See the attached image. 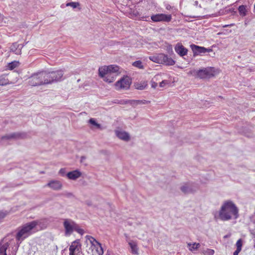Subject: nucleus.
I'll list each match as a JSON object with an SVG mask.
<instances>
[{"instance_id": "423d86ee", "label": "nucleus", "mask_w": 255, "mask_h": 255, "mask_svg": "<svg viewBox=\"0 0 255 255\" xmlns=\"http://www.w3.org/2000/svg\"><path fill=\"white\" fill-rule=\"evenodd\" d=\"M131 83V81L129 77L127 76H124L115 83V87L117 90H127L129 88Z\"/></svg>"}, {"instance_id": "9b49d317", "label": "nucleus", "mask_w": 255, "mask_h": 255, "mask_svg": "<svg viewBox=\"0 0 255 255\" xmlns=\"http://www.w3.org/2000/svg\"><path fill=\"white\" fill-rule=\"evenodd\" d=\"M50 74L53 79V82H58L62 80L64 74V71L62 70H58L54 71H51Z\"/></svg>"}, {"instance_id": "39448f33", "label": "nucleus", "mask_w": 255, "mask_h": 255, "mask_svg": "<svg viewBox=\"0 0 255 255\" xmlns=\"http://www.w3.org/2000/svg\"><path fill=\"white\" fill-rule=\"evenodd\" d=\"M87 238L92 244L93 255H103L104 251L101 244L92 237L87 236Z\"/></svg>"}, {"instance_id": "cd10ccee", "label": "nucleus", "mask_w": 255, "mask_h": 255, "mask_svg": "<svg viewBox=\"0 0 255 255\" xmlns=\"http://www.w3.org/2000/svg\"><path fill=\"white\" fill-rule=\"evenodd\" d=\"M132 65L138 69H143L144 68V66L142 65L141 61L139 60L133 62Z\"/></svg>"}, {"instance_id": "f257e3e1", "label": "nucleus", "mask_w": 255, "mask_h": 255, "mask_svg": "<svg viewBox=\"0 0 255 255\" xmlns=\"http://www.w3.org/2000/svg\"><path fill=\"white\" fill-rule=\"evenodd\" d=\"M222 221H228L232 218L237 219L239 217L238 209L231 201H226L223 204L219 213Z\"/></svg>"}, {"instance_id": "1a4fd4ad", "label": "nucleus", "mask_w": 255, "mask_h": 255, "mask_svg": "<svg viewBox=\"0 0 255 255\" xmlns=\"http://www.w3.org/2000/svg\"><path fill=\"white\" fill-rule=\"evenodd\" d=\"M151 19L152 21L157 22H169L172 19L171 14H165L164 13H158L151 15Z\"/></svg>"}, {"instance_id": "a878e982", "label": "nucleus", "mask_w": 255, "mask_h": 255, "mask_svg": "<svg viewBox=\"0 0 255 255\" xmlns=\"http://www.w3.org/2000/svg\"><path fill=\"white\" fill-rule=\"evenodd\" d=\"M64 226L66 233H71L73 231V227L68 221H65L64 222Z\"/></svg>"}, {"instance_id": "7ed1b4c3", "label": "nucleus", "mask_w": 255, "mask_h": 255, "mask_svg": "<svg viewBox=\"0 0 255 255\" xmlns=\"http://www.w3.org/2000/svg\"><path fill=\"white\" fill-rule=\"evenodd\" d=\"M38 225L37 221H33L27 223L21 227L16 234V239L18 241L28 237L32 233V230Z\"/></svg>"}, {"instance_id": "f03ea898", "label": "nucleus", "mask_w": 255, "mask_h": 255, "mask_svg": "<svg viewBox=\"0 0 255 255\" xmlns=\"http://www.w3.org/2000/svg\"><path fill=\"white\" fill-rule=\"evenodd\" d=\"M119 69V66L115 65L102 66L99 69V74L105 81L112 83L115 80Z\"/></svg>"}, {"instance_id": "6ab92c4d", "label": "nucleus", "mask_w": 255, "mask_h": 255, "mask_svg": "<svg viewBox=\"0 0 255 255\" xmlns=\"http://www.w3.org/2000/svg\"><path fill=\"white\" fill-rule=\"evenodd\" d=\"M149 59L151 61H152L155 63L161 64V63H162L161 53H159L155 55H153V56H150L149 57Z\"/></svg>"}, {"instance_id": "a211bd4d", "label": "nucleus", "mask_w": 255, "mask_h": 255, "mask_svg": "<svg viewBox=\"0 0 255 255\" xmlns=\"http://www.w3.org/2000/svg\"><path fill=\"white\" fill-rule=\"evenodd\" d=\"M193 51L195 54H200L201 53H205L207 52L206 48L203 47H200L197 45H194L192 47Z\"/></svg>"}, {"instance_id": "72a5a7b5", "label": "nucleus", "mask_w": 255, "mask_h": 255, "mask_svg": "<svg viewBox=\"0 0 255 255\" xmlns=\"http://www.w3.org/2000/svg\"><path fill=\"white\" fill-rule=\"evenodd\" d=\"M8 214V212L5 211H0V221L3 219Z\"/></svg>"}, {"instance_id": "ea45409f", "label": "nucleus", "mask_w": 255, "mask_h": 255, "mask_svg": "<svg viewBox=\"0 0 255 255\" xmlns=\"http://www.w3.org/2000/svg\"><path fill=\"white\" fill-rule=\"evenodd\" d=\"M136 102L137 103H141V101H136Z\"/></svg>"}, {"instance_id": "e433bc0d", "label": "nucleus", "mask_w": 255, "mask_h": 255, "mask_svg": "<svg viewBox=\"0 0 255 255\" xmlns=\"http://www.w3.org/2000/svg\"><path fill=\"white\" fill-rule=\"evenodd\" d=\"M241 250H236L234 254H233V255H238L239 253L241 252Z\"/></svg>"}, {"instance_id": "393cba45", "label": "nucleus", "mask_w": 255, "mask_h": 255, "mask_svg": "<svg viewBox=\"0 0 255 255\" xmlns=\"http://www.w3.org/2000/svg\"><path fill=\"white\" fill-rule=\"evenodd\" d=\"M8 244H0V255H7L6 251L8 247Z\"/></svg>"}, {"instance_id": "473e14b6", "label": "nucleus", "mask_w": 255, "mask_h": 255, "mask_svg": "<svg viewBox=\"0 0 255 255\" xmlns=\"http://www.w3.org/2000/svg\"><path fill=\"white\" fill-rule=\"evenodd\" d=\"M89 123L95 126V127H96L97 128H101V125L98 123H96V122L95 121V120L94 119H90V120H89Z\"/></svg>"}, {"instance_id": "5701e85b", "label": "nucleus", "mask_w": 255, "mask_h": 255, "mask_svg": "<svg viewBox=\"0 0 255 255\" xmlns=\"http://www.w3.org/2000/svg\"><path fill=\"white\" fill-rule=\"evenodd\" d=\"M128 244L131 248V253L133 254L137 255L138 248L136 244L133 242H130L128 243Z\"/></svg>"}, {"instance_id": "c9c22d12", "label": "nucleus", "mask_w": 255, "mask_h": 255, "mask_svg": "<svg viewBox=\"0 0 255 255\" xmlns=\"http://www.w3.org/2000/svg\"><path fill=\"white\" fill-rule=\"evenodd\" d=\"M166 83L165 81H162L160 83L159 86L161 87H162L164 86V85Z\"/></svg>"}, {"instance_id": "c85d7f7f", "label": "nucleus", "mask_w": 255, "mask_h": 255, "mask_svg": "<svg viewBox=\"0 0 255 255\" xmlns=\"http://www.w3.org/2000/svg\"><path fill=\"white\" fill-rule=\"evenodd\" d=\"M66 6H71L73 8L78 7L80 6V3L78 2H68L66 4Z\"/></svg>"}, {"instance_id": "58836bf2", "label": "nucleus", "mask_w": 255, "mask_h": 255, "mask_svg": "<svg viewBox=\"0 0 255 255\" xmlns=\"http://www.w3.org/2000/svg\"><path fill=\"white\" fill-rule=\"evenodd\" d=\"M233 24H230V25H224L223 26L224 27H227L228 26H233Z\"/></svg>"}, {"instance_id": "6e6552de", "label": "nucleus", "mask_w": 255, "mask_h": 255, "mask_svg": "<svg viewBox=\"0 0 255 255\" xmlns=\"http://www.w3.org/2000/svg\"><path fill=\"white\" fill-rule=\"evenodd\" d=\"M81 247V244L79 240L73 242L69 248V255H81L82 254Z\"/></svg>"}, {"instance_id": "4be33fe9", "label": "nucleus", "mask_w": 255, "mask_h": 255, "mask_svg": "<svg viewBox=\"0 0 255 255\" xmlns=\"http://www.w3.org/2000/svg\"><path fill=\"white\" fill-rule=\"evenodd\" d=\"M187 246L189 248V250L191 252H193L194 251L197 250L200 247V244L199 243H188Z\"/></svg>"}, {"instance_id": "20e7f679", "label": "nucleus", "mask_w": 255, "mask_h": 255, "mask_svg": "<svg viewBox=\"0 0 255 255\" xmlns=\"http://www.w3.org/2000/svg\"><path fill=\"white\" fill-rule=\"evenodd\" d=\"M189 73L195 78L200 79L210 78L215 75L214 68L213 67H206L200 70H193Z\"/></svg>"}, {"instance_id": "7c9ffc66", "label": "nucleus", "mask_w": 255, "mask_h": 255, "mask_svg": "<svg viewBox=\"0 0 255 255\" xmlns=\"http://www.w3.org/2000/svg\"><path fill=\"white\" fill-rule=\"evenodd\" d=\"M19 135L18 134L16 133H12L9 135H6L2 137V139H10V138H16L17 137L19 136Z\"/></svg>"}, {"instance_id": "b1692460", "label": "nucleus", "mask_w": 255, "mask_h": 255, "mask_svg": "<svg viewBox=\"0 0 255 255\" xmlns=\"http://www.w3.org/2000/svg\"><path fill=\"white\" fill-rule=\"evenodd\" d=\"M9 84V80L6 75L0 76V86H5Z\"/></svg>"}, {"instance_id": "4c0bfd02", "label": "nucleus", "mask_w": 255, "mask_h": 255, "mask_svg": "<svg viewBox=\"0 0 255 255\" xmlns=\"http://www.w3.org/2000/svg\"><path fill=\"white\" fill-rule=\"evenodd\" d=\"M151 86L152 87L155 88L157 86V83L154 82H152Z\"/></svg>"}, {"instance_id": "f704fd0d", "label": "nucleus", "mask_w": 255, "mask_h": 255, "mask_svg": "<svg viewBox=\"0 0 255 255\" xmlns=\"http://www.w3.org/2000/svg\"><path fill=\"white\" fill-rule=\"evenodd\" d=\"M181 190H182V191L185 193H188L189 192V191H188V187L187 186V185H184V186H183L181 188Z\"/></svg>"}, {"instance_id": "412c9836", "label": "nucleus", "mask_w": 255, "mask_h": 255, "mask_svg": "<svg viewBox=\"0 0 255 255\" xmlns=\"http://www.w3.org/2000/svg\"><path fill=\"white\" fill-rule=\"evenodd\" d=\"M238 11L240 15L242 16H245L247 14V6L245 5H241L238 7Z\"/></svg>"}, {"instance_id": "dca6fc26", "label": "nucleus", "mask_w": 255, "mask_h": 255, "mask_svg": "<svg viewBox=\"0 0 255 255\" xmlns=\"http://www.w3.org/2000/svg\"><path fill=\"white\" fill-rule=\"evenodd\" d=\"M46 186L53 190H59L61 189L62 184L60 182L58 181H52L49 182Z\"/></svg>"}, {"instance_id": "aec40b11", "label": "nucleus", "mask_w": 255, "mask_h": 255, "mask_svg": "<svg viewBox=\"0 0 255 255\" xmlns=\"http://www.w3.org/2000/svg\"><path fill=\"white\" fill-rule=\"evenodd\" d=\"M135 88L137 90H143L147 86V82L146 81H142L140 82L135 83L134 84Z\"/></svg>"}, {"instance_id": "c756f323", "label": "nucleus", "mask_w": 255, "mask_h": 255, "mask_svg": "<svg viewBox=\"0 0 255 255\" xmlns=\"http://www.w3.org/2000/svg\"><path fill=\"white\" fill-rule=\"evenodd\" d=\"M214 250L209 249H207L202 252L204 255H214Z\"/></svg>"}, {"instance_id": "2f4dec72", "label": "nucleus", "mask_w": 255, "mask_h": 255, "mask_svg": "<svg viewBox=\"0 0 255 255\" xmlns=\"http://www.w3.org/2000/svg\"><path fill=\"white\" fill-rule=\"evenodd\" d=\"M243 246V242L242 239H239L237 241L236 243L237 250H242V248Z\"/></svg>"}, {"instance_id": "0eeeda50", "label": "nucleus", "mask_w": 255, "mask_h": 255, "mask_svg": "<svg viewBox=\"0 0 255 255\" xmlns=\"http://www.w3.org/2000/svg\"><path fill=\"white\" fill-rule=\"evenodd\" d=\"M28 84L32 87L44 85L40 72H37L31 75L28 78Z\"/></svg>"}, {"instance_id": "bb28decb", "label": "nucleus", "mask_w": 255, "mask_h": 255, "mask_svg": "<svg viewBox=\"0 0 255 255\" xmlns=\"http://www.w3.org/2000/svg\"><path fill=\"white\" fill-rule=\"evenodd\" d=\"M19 65V62L18 61H14L8 64L7 68L9 70H12L17 67Z\"/></svg>"}, {"instance_id": "ddd939ff", "label": "nucleus", "mask_w": 255, "mask_h": 255, "mask_svg": "<svg viewBox=\"0 0 255 255\" xmlns=\"http://www.w3.org/2000/svg\"><path fill=\"white\" fill-rule=\"evenodd\" d=\"M161 60L162 64L172 66L175 64V61L171 57L163 53H161Z\"/></svg>"}, {"instance_id": "9d476101", "label": "nucleus", "mask_w": 255, "mask_h": 255, "mask_svg": "<svg viewBox=\"0 0 255 255\" xmlns=\"http://www.w3.org/2000/svg\"><path fill=\"white\" fill-rule=\"evenodd\" d=\"M40 74L41 78L43 79L44 85L49 84L53 83L50 72L47 71H41Z\"/></svg>"}, {"instance_id": "f8f14e48", "label": "nucleus", "mask_w": 255, "mask_h": 255, "mask_svg": "<svg viewBox=\"0 0 255 255\" xmlns=\"http://www.w3.org/2000/svg\"><path fill=\"white\" fill-rule=\"evenodd\" d=\"M175 52L180 56H184L187 54L188 50L181 43H177L175 46Z\"/></svg>"}, {"instance_id": "4468645a", "label": "nucleus", "mask_w": 255, "mask_h": 255, "mask_svg": "<svg viewBox=\"0 0 255 255\" xmlns=\"http://www.w3.org/2000/svg\"><path fill=\"white\" fill-rule=\"evenodd\" d=\"M81 176V173L78 170H74L68 172L67 176L70 179L76 180Z\"/></svg>"}, {"instance_id": "f3484780", "label": "nucleus", "mask_w": 255, "mask_h": 255, "mask_svg": "<svg viewBox=\"0 0 255 255\" xmlns=\"http://www.w3.org/2000/svg\"><path fill=\"white\" fill-rule=\"evenodd\" d=\"M116 135L119 138L122 140L128 141L129 139V134L125 131L117 130L116 131Z\"/></svg>"}, {"instance_id": "2eb2a0df", "label": "nucleus", "mask_w": 255, "mask_h": 255, "mask_svg": "<svg viewBox=\"0 0 255 255\" xmlns=\"http://www.w3.org/2000/svg\"><path fill=\"white\" fill-rule=\"evenodd\" d=\"M22 47L17 43H14L10 47V51L16 55H20L21 53Z\"/></svg>"}]
</instances>
